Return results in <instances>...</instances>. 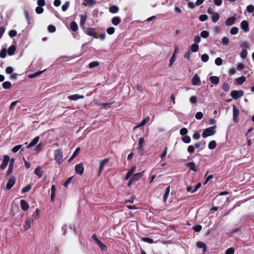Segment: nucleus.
Masks as SVG:
<instances>
[{
	"mask_svg": "<svg viewBox=\"0 0 254 254\" xmlns=\"http://www.w3.org/2000/svg\"><path fill=\"white\" fill-rule=\"evenodd\" d=\"M86 33L87 35L89 36H93L95 38H97L98 37L96 36V33L95 31V29L92 28H88L86 30Z\"/></svg>",
	"mask_w": 254,
	"mask_h": 254,
	"instance_id": "obj_14",
	"label": "nucleus"
},
{
	"mask_svg": "<svg viewBox=\"0 0 254 254\" xmlns=\"http://www.w3.org/2000/svg\"><path fill=\"white\" fill-rule=\"evenodd\" d=\"M45 70H46V69H43V70H40V71H37V72H35L34 73L30 74L28 75V78H33L38 77L40 74L43 73Z\"/></svg>",
	"mask_w": 254,
	"mask_h": 254,
	"instance_id": "obj_18",
	"label": "nucleus"
},
{
	"mask_svg": "<svg viewBox=\"0 0 254 254\" xmlns=\"http://www.w3.org/2000/svg\"><path fill=\"white\" fill-rule=\"evenodd\" d=\"M209 149H213L216 147V142L215 140H211L209 142L208 145Z\"/></svg>",
	"mask_w": 254,
	"mask_h": 254,
	"instance_id": "obj_37",
	"label": "nucleus"
},
{
	"mask_svg": "<svg viewBox=\"0 0 254 254\" xmlns=\"http://www.w3.org/2000/svg\"><path fill=\"white\" fill-rule=\"evenodd\" d=\"M39 140V137L36 136L35 137L32 141L27 146V148H30L35 146L38 142Z\"/></svg>",
	"mask_w": 254,
	"mask_h": 254,
	"instance_id": "obj_19",
	"label": "nucleus"
},
{
	"mask_svg": "<svg viewBox=\"0 0 254 254\" xmlns=\"http://www.w3.org/2000/svg\"><path fill=\"white\" fill-rule=\"evenodd\" d=\"M219 17V15L217 12L213 13L211 17L213 22H216L218 20Z\"/></svg>",
	"mask_w": 254,
	"mask_h": 254,
	"instance_id": "obj_34",
	"label": "nucleus"
},
{
	"mask_svg": "<svg viewBox=\"0 0 254 254\" xmlns=\"http://www.w3.org/2000/svg\"><path fill=\"white\" fill-rule=\"evenodd\" d=\"M17 34V31L15 30H11L8 32V35L12 38L15 37Z\"/></svg>",
	"mask_w": 254,
	"mask_h": 254,
	"instance_id": "obj_53",
	"label": "nucleus"
},
{
	"mask_svg": "<svg viewBox=\"0 0 254 254\" xmlns=\"http://www.w3.org/2000/svg\"><path fill=\"white\" fill-rule=\"evenodd\" d=\"M6 49H2L0 53V57L1 58H4L6 56Z\"/></svg>",
	"mask_w": 254,
	"mask_h": 254,
	"instance_id": "obj_54",
	"label": "nucleus"
},
{
	"mask_svg": "<svg viewBox=\"0 0 254 254\" xmlns=\"http://www.w3.org/2000/svg\"><path fill=\"white\" fill-rule=\"evenodd\" d=\"M196 246L198 248H202L204 251L206 249V246L205 244L202 242L198 241L196 243Z\"/></svg>",
	"mask_w": 254,
	"mask_h": 254,
	"instance_id": "obj_36",
	"label": "nucleus"
},
{
	"mask_svg": "<svg viewBox=\"0 0 254 254\" xmlns=\"http://www.w3.org/2000/svg\"><path fill=\"white\" fill-rule=\"evenodd\" d=\"M237 83L239 85L243 84L246 80V78L244 76H241L236 79Z\"/></svg>",
	"mask_w": 254,
	"mask_h": 254,
	"instance_id": "obj_43",
	"label": "nucleus"
},
{
	"mask_svg": "<svg viewBox=\"0 0 254 254\" xmlns=\"http://www.w3.org/2000/svg\"><path fill=\"white\" fill-rule=\"evenodd\" d=\"M119 10V8L116 5H113L109 8V11L111 13H116Z\"/></svg>",
	"mask_w": 254,
	"mask_h": 254,
	"instance_id": "obj_39",
	"label": "nucleus"
},
{
	"mask_svg": "<svg viewBox=\"0 0 254 254\" xmlns=\"http://www.w3.org/2000/svg\"><path fill=\"white\" fill-rule=\"evenodd\" d=\"M36 12L38 14H41L43 12L44 9L42 7L38 6L35 9Z\"/></svg>",
	"mask_w": 254,
	"mask_h": 254,
	"instance_id": "obj_63",
	"label": "nucleus"
},
{
	"mask_svg": "<svg viewBox=\"0 0 254 254\" xmlns=\"http://www.w3.org/2000/svg\"><path fill=\"white\" fill-rule=\"evenodd\" d=\"M70 29L73 31H76L78 29V26L75 21H72L70 23Z\"/></svg>",
	"mask_w": 254,
	"mask_h": 254,
	"instance_id": "obj_40",
	"label": "nucleus"
},
{
	"mask_svg": "<svg viewBox=\"0 0 254 254\" xmlns=\"http://www.w3.org/2000/svg\"><path fill=\"white\" fill-rule=\"evenodd\" d=\"M191 83L193 85H199L200 84V78L197 74H195L192 77Z\"/></svg>",
	"mask_w": 254,
	"mask_h": 254,
	"instance_id": "obj_12",
	"label": "nucleus"
},
{
	"mask_svg": "<svg viewBox=\"0 0 254 254\" xmlns=\"http://www.w3.org/2000/svg\"><path fill=\"white\" fill-rule=\"evenodd\" d=\"M20 203L21 208L23 211H25L29 209V205L26 202V200H25L24 199H21L20 200Z\"/></svg>",
	"mask_w": 254,
	"mask_h": 254,
	"instance_id": "obj_13",
	"label": "nucleus"
},
{
	"mask_svg": "<svg viewBox=\"0 0 254 254\" xmlns=\"http://www.w3.org/2000/svg\"><path fill=\"white\" fill-rule=\"evenodd\" d=\"M208 58H209L208 56L206 54L202 55L201 57V59L202 61L204 63L207 62Z\"/></svg>",
	"mask_w": 254,
	"mask_h": 254,
	"instance_id": "obj_60",
	"label": "nucleus"
},
{
	"mask_svg": "<svg viewBox=\"0 0 254 254\" xmlns=\"http://www.w3.org/2000/svg\"><path fill=\"white\" fill-rule=\"evenodd\" d=\"M69 1H66L64 5H63L62 8V10L65 11L69 7Z\"/></svg>",
	"mask_w": 254,
	"mask_h": 254,
	"instance_id": "obj_58",
	"label": "nucleus"
},
{
	"mask_svg": "<svg viewBox=\"0 0 254 254\" xmlns=\"http://www.w3.org/2000/svg\"><path fill=\"white\" fill-rule=\"evenodd\" d=\"M31 186L30 185H28L22 188L21 190L22 193H26L29 191L31 189Z\"/></svg>",
	"mask_w": 254,
	"mask_h": 254,
	"instance_id": "obj_44",
	"label": "nucleus"
},
{
	"mask_svg": "<svg viewBox=\"0 0 254 254\" xmlns=\"http://www.w3.org/2000/svg\"><path fill=\"white\" fill-rule=\"evenodd\" d=\"M236 21V18L235 17H231L228 18L225 21V24L226 26L232 25Z\"/></svg>",
	"mask_w": 254,
	"mask_h": 254,
	"instance_id": "obj_22",
	"label": "nucleus"
},
{
	"mask_svg": "<svg viewBox=\"0 0 254 254\" xmlns=\"http://www.w3.org/2000/svg\"><path fill=\"white\" fill-rule=\"evenodd\" d=\"M54 156L55 160L59 164H60L63 162V155L61 149H58L55 151Z\"/></svg>",
	"mask_w": 254,
	"mask_h": 254,
	"instance_id": "obj_2",
	"label": "nucleus"
},
{
	"mask_svg": "<svg viewBox=\"0 0 254 254\" xmlns=\"http://www.w3.org/2000/svg\"><path fill=\"white\" fill-rule=\"evenodd\" d=\"M56 192V187L55 185H53L51 187V199L52 201L55 200V195Z\"/></svg>",
	"mask_w": 254,
	"mask_h": 254,
	"instance_id": "obj_20",
	"label": "nucleus"
},
{
	"mask_svg": "<svg viewBox=\"0 0 254 254\" xmlns=\"http://www.w3.org/2000/svg\"><path fill=\"white\" fill-rule=\"evenodd\" d=\"M222 89L225 92H228L230 89V85L227 83H224L222 85Z\"/></svg>",
	"mask_w": 254,
	"mask_h": 254,
	"instance_id": "obj_46",
	"label": "nucleus"
},
{
	"mask_svg": "<svg viewBox=\"0 0 254 254\" xmlns=\"http://www.w3.org/2000/svg\"><path fill=\"white\" fill-rule=\"evenodd\" d=\"M195 117L197 120H200L203 117V114L201 112H198L196 113Z\"/></svg>",
	"mask_w": 254,
	"mask_h": 254,
	"instance_id": "obj_56",
	"label": "nucleus"
},
{
	"mask_svg": "<svg viewBox=\"0 0 254 254\" xmlns=\"http://www.w3.org/2000/svg\"><path fill=\"white\" fill-rule=\"evenodd\" d=\"M115 30L114 27H111L107 29V32L108 34L111 35L115 32Z\"/></svg>",
	"mask_w": 254,
	"mask_h": 254,
	"instance_id": "obj_61",
	"label": "nucleus"
},
{
	"mask_svg": "<svg viewBox=\"0 0 254 254\" xmlns=\"http://www.w3.org/2000/svg\"><path fill=\"white\" fill-rule=\"evenodd\" d=\"M240 111L236 107V106L233 105V121L235 123H237L239 122V115Z\"/></svg>",
	"mask_w": 254,
	"mask_h": 254,
	"instance_id": "obj_5",
	"label": "nucleus"
},
{
	"mask_svg": "<svg viewBox=\"0 0 254 254\" xmlns=\"http://www.w3.org/2000/svg\"><path fill=\"white\" fill-rule=\"evenodd\" d=\"M16 50V47L14 45H11L8 49V54L10 56L13 55Z\"/></svg>",
	"mask_w": 254,
	"mask_h": 254,
	"instance_id": "obj_35",
	"label": "nucleus"
},
{
	"mask_svg": "<svg viewBox=\"0 0 254 254\" xmlns=\"http://www.w3.org/2000/svg\"><path fill=\"white\" fill-rule=\"evenodd\" d=\"M241 29L245 32H248L249 31L248 22L246 20H243L241 22Z\"/></svg>",
	"mask_w": 254,
	"mask_h": 254,
	"instance_id": "obj_10",
	"label": "nucleus"
},
{
	"mask_svg": "<svg viewBox=\"0 0 254 254\" xmlns=\"http://www.w3.org/2000/svg\"><path fill=\"white\" fill-rule=\"evenodd\" d=\"M14 161H15V159H14V158H11L10 160V163L9 164L8 169L6 172V174L7 175H9L12 172Z\"/></svg>",
	"mask_w": 254,
	"mask_h": 254,
	"instance_id": "obj_15",
	"label": "nucleus"
},
{
	"mask_svg": "<svg viewBox=\"0 0 254 254\" xmlns=\"http://www.w3.org/2000/svg\"><path fill=\"white\" fill-rule=\"evenodd\" d=\"M84 4L86 6H93L96 3V1L94 0H84Z\"/></svg>",
	"mask_w": 254,
	"mask_h": 254,
	"instance_id": "obj_26",
	"label": "nucleus"
},
{
	"mask_svg": "<svg viewBox=\"0 0 254 254\" xmlns=\"http://www.w3.org/2000/svg\"><path fill=\"white\" fill-rule=\"evenodd\" d=\"M234 252L235 250L233 248H229L226 250L225 254H234Z\"/></svg>",
	"mask_w": 254,
	"mask_h": 254,
	"instance_id": "obj_59",
	"label": "nucleus"
},
{
	"mask_svg": "<svg viewBox=\"0 0 254 254\" xmlns=\"http://www.w3.org/2000/svg\"><path fill=\"white\" fill-rule=\"evenodd\" d=\"M9 161H10V158L8 155H4L3 156L2 163L0 166V168L1 170H4L6 168Z\"/></svg>",
	"mask_w": 254,
	"mask_h": 254,
	"instance_id": "obj_6",
	"label": "nucleus"
},
{
	"mask_svg": "<svg viewBox=\"0 0 254 254\" xmlns=\"http://www.w3.org/2000/svg\"><path fill=\"white\" fill-rule=\"evenodd\" d=\"M84 168L82 163L78 164L75 166V171L76 174L82 175L83 174Z\"/></svg>",
	"mask_w": 254,
	"mask_h": 254,
	"instance_id": "obj_7",
	"label": "nucleus"
},
{
	"mask_svg": "<svg viewBox=\"0 0 254 254\" xmlns=\"http://www.w3.org/2000/svg\"><path fill=\"white\" fill-rule=\"evenodd\" d=\"M34 173L39 178H41L43 176V172L41 170V167H37L34 170Z\"/></svg>",
	"mask_w": 254,
	"mask_h": 254,
	"instance_id": "obj_29",
	"label": "nucleus"
},
{
	"mask_svg": "<svg viewBox=\"0 0 254 254\" xmlns=\"http://www.w3.org/2000/svg\"><path fill=\"white\" fill-rule=\"evenodd\" d=\"M40 211L39 208H37L35 212L33 213L32 215V217H34V219L38 218L40 215Z\"/></svg>",
	"mask_w": 254,
	"mask_h": 254,
	"instance_id": "obj_47",
	"label": "nucleus"
},
{
	"mask_svg": "<svg viewBox=\"0 0 254 254\" xmlns=\"http://www.w3.org/2000/svg\"><path fill=\"white\" fill-rule=\"evenodd\" d=\"M21 151H23V148H22V145H17L13 147L12 149V151L13 153H16L19 150H20Z\"/></svg>",
	"mask_w": 254,
	"mask_h": 254,
	"instance_id": "obj_31",
	"label": "nucleus"
},
{
	"mask_svg": "<svg viewBox=\"0 0 254 254\" xmlns=\"http://www.w3.org/2000/svg\"><path fill=\"white\" fill-rule=\"evenodd\" d=\"M229 43V39L226 37H224L222 39V43L224 45H227Z\"/></svg>",
	"mask_w": 254,
	"mask_h": 254,
	"instance_id": "obj_55",
	"label": "nucleus"
},
{
	"mask_svg": "<svg viewBox=\"0 0 254 254\" xmlns=\"http://www.w3.org/2000/svg\"><path fill=\"white\" fill-rule=\"evenodd\" d=\"M73 177H71L68 178L67 180L63 184V186H64L65 188L68 187L69 184H70L72 180Z\"/></svg>",
	"mask_w": 254,
	"mask_h": 254,
	"instance_id": "obj_50",
	"label": "nucleus"
},
{
	"mask_svg": "<svg viewBox=\"0 0 254 254\" xmlns=\"http://www.w3.org/2000/svg\"><path fill=\"white\" fill-rule=\"evenodd\" d=\"M24 15L28 24H29L30 23L31 17L27 10H24Z\"/></svg>",
	"mask_w": 254,
	"mask_h": 254,
	"instance_id": "obj_33",
	"label": "nucleus"
},
{
	"mask_svg": "<svg viewBox=\"0 0 254 254\" xmlns=\"http://www.w3.org/2000/svg\"><path fill=\"white\" fill-rule=\"evenodd\" d=\"M200 35L202 37L206 38L208 37L209 33L207 31L204 30L201 32Z\"/></svg>",
	"mask_w": 254,
	"mask_h": 254,
	"instance_id": "obj_62",
	"label": "nucleus"
},
{
	"mask_svg": "<svg viewBox=\"0 0 254 254\" xmlns=\"http://www.w3.org/2000/svg\"><path fill=\"white\" fill-rule=\"evenodd\" d=\"M144 145H145V141H144V138L143 137L140 138L139 139L138 144V149H141Z\"/></svg>",
	"mask_w": 254,
	"mask_h": 254,
	"instance_id": "obj_32",
	"label": "nucleus"
},
{
	"mask_svg": "<svg viewBox=\"0 0 254 254\" xmlns=\"http://www.w3.org/2000/svg\"><path fill=\"white\" fill-rule=\"evenodd\" d=\"M247 10L250 13L253 12L254 10V6L253 5H249L247 7Z\"/></svg>",
	"mask_w": 254,
	"mask_h": 254,
	"instance_id": "obj_64",
	"label": "nucleus"
},
{
	"mask_svg": "<svg viewBox=\"0 0 254 254\" xmlns=\"http://www.w3.org/2000/svg\"><path fill=\"white\" fill-rule=\"evenodd\" d=\"M192 229L195 232H199L201 231L202 229V226L200 225L197 224L193 226L192 227Z\"/></svg>",
	"mask_w": 254,
	"mask_h": 254,
	"instance_id": "obj_45",
	"label": "nucleus"
},
{
	"mask_svg": "<svg viewBox=\"0 0 254 254\" xmlns=\"http://www.w3.org/2000/svg\"><path fill=\"white\" fill-rule=\"evenodd\" d=\"M198 50V45L196 44H193L191 46V50L193 52H196Z\"/></svg>",
	"mask_w": 254,
	"mask_h": 254,
	"instance_id": "obj_48",
	"label": "nucleus"
},
{
	"mask_svg": "<svg viewBox=\"0 0 254 254\" xmlns=\"http://www.w3.org/2000/svg\"><path fill=\"white\" fill-rule=\"evenodd\" d=\"M244 94L243 90H234L231 91L230 95L235 100H237L238 98L242 97Z\"/></svg>",
	"mask_w": 254,
	"mask_h": 254,
	"instance_id": "obj_3",
	"label": "nucleus"
},
{
	"mask_svg": "<svg viewBox=\"0 0 254 254\" xmlns=\"http://www.w3.org/2000/svg\"><path fill=\"white\" fill-rule=\"evenodd\" d=\"M84 96L83 95H79L78 94H73L70 95L68 97V98L70 100L75 101L80 99H83Z\"/></svg>",
	"mask_w": 254,
	"mask_h": 254,
	"instance_id": "obj_17",
	"label": "nucleus"
},
{
	"mask_svg": "<svg viewBox=\"0 0 254 254\" xmlns=\"http://www.w3.org/2000/svg\"><path fill=\"white\" fill-rule=\"evenodd\" d=\"M80 150V147H77L75 151H74L73 153L72 154V156L70 157V158L69 159L68 161H71L73 158H74L78 154L79 151Z\"/></svg>",
	"mask_w": 254,
	"mask_h": 254,
	"instance_id": "obj_30",
	"label": "nucleus"
},
{
	"mask_svg": "<svg viewBox=\"0 0 254 254\" xmlns=\"http://www.w3.org/2000/svg\"><path fill=\"white\" fill-rule=\"evenodd\" d=\"M97 244L98 245L102 251H105L107 250V247L106 245L103 244L100 240L97 243Z\"/></svg>",
	"mask_w": 254,
	"mask_h": 254,
	"instance_id": "obj_28",
	"label": "nucleus"
},
{
	"mask_svg": "<svg viewBox=\"0 0 254 254\" xmlns=\"http://www.w3.org/2000/svg\"><path fill=\"white\" fill-rule=\"evenodd\" d=\"M144 173V171H143L141 172L133 174L132 175V178L131 179L134 181V182H136V181H138L143 176Z\"/></svg>",
	"mask_w": 254,
	"mask_h": 254,
	"instance_id": "obj_9",
	"label": "nucleus"
},
{
	"mask_svg": "<svg viewBox=\"0 0 254 254\" xmlns=\"http://www.w3.org/2000/svg\"><path fill=\"white\" fill-rule=\"evenodd\" d=\"M208 19V16L206 14H202L199 16V19L201 21H205Z\"/></svg>",
	"mask_w": 254,
	"mask_h": 254,
	"instance_id": "obj_57",
	"label": "nucleus"
},
{
	"mask_svg": "<svg viewBox=\"0 0 254 254\" xmlns=\"http://www.w3.org/2000/svg\"><path fill=\"white\" fill-rule=\"evenodd\" d=\"M2 87L4 89H9L11 87V84L9 81H5L2 84Z\"/></svg>",
	"mask_w": 254,
	"mask_h": 254,
	"instance_id": "obj_42",
	"label": "nucleus"
},
{
	"mask_svg": "<svg viewBox=\"0 0 254 254\" xmlns=\"http://www.w3.org/2000/svg\"><path fill=\"white\" fill-rule=\"evenodd\" d=\"M170 186H169L166 188L165 193L163 195V201L164 202H166L167 201L169 194L170 193Z\"/></svg>",
	"mask_w": 254,
	"mask_h": 254,
	"instance_id": "obj_23",
	"label": "nucleus"
},
{
	"mask_svg": "<svg viewBox=\"0 0 254 254\" xmlns=\"http://www.w3.org/2000/svg\"><path fill=\"white\" fill-rule=\"evenodd\" d=\"M186 166L189 168V169L193 171L197 172L195 164L193 162H190L186 164Z\"/></svg>",
	"mask_w": 254,
	"mask_h": 254,
	"instance_id": "obj_16",
	"label": "nucleus"
},
{
	"mask_svg": "<svg viewBox=\"0 0 254 254\" xmlns=\"http://www.w3.org/2000/svg\"><path fill=\"white\" fill-rule=\"evenodd\" d=\"M15 183V178L14 177H11L8 180L6 184V189L10 190L14 185Z\"/></svg>",
	"mask_w": 254,
	"mask_h": 254,
	"instance_id": "obj_8",
	"label": "nucleus"
},
{
	"mask_svg": "<svg viewBox=\"0 0 254 254\" xmlns=\"http://www.w3.org/2000/svg\"><path fill=\"white\" fill-rule=\"evenodd\" d=\"M141 240L149 244H152L154 243L153 240L150 238L142 237L141 238Z\"/></svg>",
	"mask_w": 254,
	"mask_h": 254,
	"instance_id": "obj_41",
	"label": "nucleus"
},
{
	"mask_svg": "<svg viewBox=\"0 0 254 254\" xmlns=\"http://www.w3.org/2000/svg\"><path fill=\"white\" fill-rule=\"evenodd\" d=\"M238 32V28L236 27H233L231 28L230 30V33L232 35H236Z\"/></svg>",
	"mask_w": 254,
	"mask_h": 254,
	"instance_id": "obj_52",
	"label": "nucleus"
},
{
	"mask_svg": "<svg viewBox=\"0 0 254 254\" xmlns=\"http://www.w3.org/2000/svg\"><path fill=\"white\" fill-rule=\"evenodd\" d=\"M195 148L193 145H190L188 147L187 151L190 154L193 153L194 152Z\"/></svg>",
	"mask_w": 254,
	"mask_h": 254,
	"instance_id": "obj_51",
	"label": "nucleus"
},
{
	"mask_svg": "<svg viewBox=\"0 0 254 254\" xmlns=\"http://www.w3.org/2000/svg\"><path fill=\"white\" fill-rule=\"evenodd\" d=\"M150 120V117L149 116L146 117L144 120H143L136 127H141L144 126L146 124L148 123Z\"/></svg>",
	"mask_w": 254,
	"mask_h": 254,
	"instance_id": "obj_27",
	"label": "nucleus"
},
{
	"mask_svg": "<svg viewBox=\"0 0 254 254\" xmlns=\"http://www.w3.org/2000/svg\"><path fill=\"white\" fill-rule=\"evenodd\" d=\"M80 26L83 27L85 24V22L87 20V15L84 14V15H81L80 16Z\"/></svg>",
	"mask_w": 254,
	"mask_h": 254,
	"instance_id": "obj_25",
	"label": "nucleus"
},
{
	"mask_svg": "<svg viewBox=\"0 0 254 254\" xmlns=\"http://www.w3.org/2000/svg\"><path fill=\"white\" fill-rule=\"evenodd\" d=\"M188 132V130L187 128L183 127L181 129L180 131V133L181 135L184 136L186 135Z\"/></svg>",
	"mask_w": 254,
	"mask_h": 254,
	"instance_id": "obj_49",
	"label": "nucleus"
},
{
	"mask_svg": "<svg viewBox=\"0 0 254 254\" xmlns=\"http://www.w3.org/2000/svg\"><path fill=\"white\" fill-rule=\"evenodd\" d=\"M210 82L214 84L217 85L219 82V78L216 76H211L209 77Z\"/></svg>",
	"mask_w": 254,
	"mask_h": 254,
	"instance_id": "obj_21",
	"label": "nucleus"
},
{
	"mask_svg": "<svg viewBox=\"0 0 254 254\" xmlns=\"http://www.w3.org/2000/svg\"><path fill=\"white\" fill-rule=\"evenodd\" d=\"M33 219L31 218H28L25 221L23 228L25 230H28L30 228L31 223L33 222Z\"/></svg>",
	"mask_w": 254,
	"mask_h": 254,
	"instance_id": "obj_11",
	"label": "nucleus"
},
{
	"mask_svg": "<svg viewBox=\"0 0 254 254\" xmlns=\"http://www.w3.org/2000/svg\"><path fill=\"white\" fill-rule=\"evenodd\" d=\"M110 160V159L108 158H105L103 160H102L99 162V170L97 172V176L99 177L101 175L103 170L106 165Z\"/></svg>",
	"mask_w": 254,
	"mask_h": 254,
	"instance_id": "obj_4",
	"label": "nucleus"
},
{
	"mask_svg": "<svg viewBox=\"0 0 254 254\" xmlns=\"http://www.w3.org/2000/svg\"><path fill=\"white\" fill-rule=\"evenodd\" d=\"M181 139L184 143H189L191 141L190 137L189 136L186 135L183 136Z\"/></svg>",
	"mask_w": 254,
	"mask_h": 254,
	"instance_id": "obj_38",
	"label": "nucleus"
},
{
	"mask_svg": "<svg viewBox=\"0 0 254 254\" xmlns=\"http://www.w3.org/2000/svg\"><path fill=\"white\" fill-rule=\"evenodd\" d=\"M121 20L119 17H114L112 19V23L115 26L118 25L121 23Z\"/></svg>",
	"mask_w": 254,
	"mask_h": 254,
	"instance_id": "obj_24",
	"label": "nucleus"
},
{
	"mask_svg": "<svg viewBox=\"0 0 254 254\" xmlns=\"http://www.w3.org/2000/svg\"><path fill=\"white\" fill-rule=\"evenodd\" d=\"M216 126H213L205 129L202 134L203 138H206L208 136L214 135L215 133Z\"/></svg>",
	"mask_w": 254,
	"mask_h": 254,
	"instance_id": "obj_1",
	"label": "nucleus"
}]
</instances>
